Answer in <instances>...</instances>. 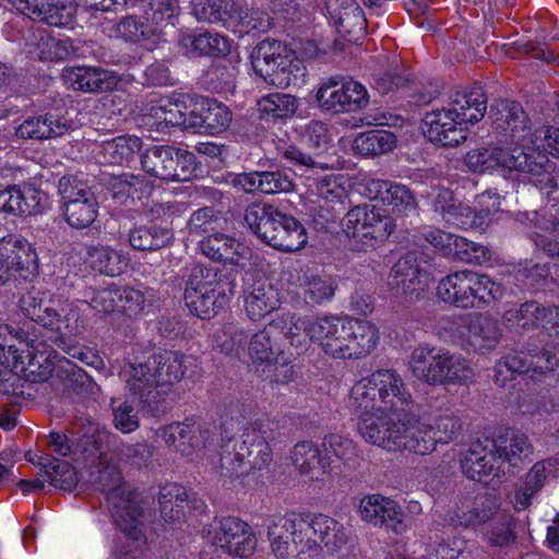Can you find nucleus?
Masks as SVG:
<instances>
[{
    "label": "nucleus",
    "mask_w": 559,
    "mask_h": 559,
    "mask_svg": "<svg viewBox=\"0 0 559 559\" xmlns=\"http://www.w3.org/2000/svg\"><path fill=\"white\" fill-rule=\"evenodd\" d=\"M191 357L176 350L145 348L124 360L119 378L131 396L152 415L164 412L163 396L186 373Z\"/></svg>",
    "instance_id": "f257e3e1"
},
{
    "label": "nucleus",
    "mask_w": 559,
    "mask_h": 559,
    "mask_svg": "<svg viewBox=\"0 0 559 559\" xmlns=\"http://www.w3.org/2000/svg\"><path fill=\"white\" fill-rule=\"evenodd\" d=\"M19 309L53 333V343L70 357L90 366L102 364V359L91 350L71 344L70 337L81 334L84 329V319L76 306L32 289L20 297Z\"/></svg>",
    "instance_id": "f03ea898"
},
{
    "label": "nucleus",
    "mask_w": 559,
    "mask_h": 559,
    "mask_svg": "<svg viewBox=\"0 0 559 559\" xmlns=\"http://www.w3.org/2000/svg\"><path fill=\"white\" fill-rule=\"evenodd\" d=\"M486 109L487 96L481 86L456 91L445 106L426 114L424 132L432 143L457 146L466 140L468 126L480 121Z\"/></svg>",
    "instance_id": "7ed1b4c3"
},
{
    "label": "nucleus",
    "mask_w": 559,
    "mask_h": 559,
    "mask_svg": "<svg viewBox=\"0 0 559 559\" xmlns=\"http://www.w3.org/2000/svg\"><path fill=\"white\" fill-rule=\"evenodd\" d=\"M465 163L475 173H485L495 168H501L510 175L516 173V178L522 177L540 190L556 186L555 164L543 154L532 156L523 147L474 150L466 154Z\"/></svg>",
    "instance_id": "20e7f679"
},
{
    "label": "nucleus",
    "mask_w": 559,
    "mask_h": 559,
    "mask_svg": "<svg viewBox=\"0 0 559 559\" xmlns=\"http://www.w3.org/2000/svg\"><path fill=\"white\" fill-rule=\"evenodd\" d=\"M413 403L412 393L400 373L380 369L357 381L349 394L352 409H376L393 415L406 411Z\"/></svg>",
    "instance_id": "39448f33"
},
{
    "label": "nucleus",
    "mask_w": 559,
    "mask_h": 559,
    "mask_svg": "<svg viewBox=\"0 0 559 559\" xmlns=\"http://www.w3.org/2000/svg\"><path fill=\"white\" fill-rule=\"evenodd\" d=\"M408 365L414 377L431 385L462 384L474 374L469 361L461 354L430 345L416 347Z\"/></svg>",
    "instance_id": "423d86ee"
},
{
    "label": "nucleus",
    "mask_w": 559,
    "mask_h": 559,
    "mask_svg": "<svg viewBox=\"0 0 559 559\" xmlns=\"http://www.w3.org/2000/svg\"><path fill=\"white\" fill-rule=\"evenodd\" d=\"M438 297L462 309H483L502 298L500 284L485 274L459 271L443 277L437 286Z\"/></svg>",
    "instance_id": "0eeeda50"
},
{
    "label": "nucleus",
    "mask_w": 559,
    "mask_h": 559,
    "mask_svg": "<svg viewBox=\"0 0 559 559\" xmlns=\"http://www.w3.org/2000/svg\"><path fill=\"white\" fill-rule=\"evenodd\" d=\"M142 169L160 181H188L197 176V156L171 145H153L141 155Z\"/></svg>",
    "instance_id": "6e6552de"
},
{
    "label": "nucleus",
    "mask_w": 559,
    "mask_h": 559,
    "mask_svg": "<svg viewBox=\"0 0 559 559\" xmlns=\"http://www.w3.org/2000/svg\"><path fill=\"white\" fill-rule=\"evenodd\" d=\"M433 191L436 192L432 201L435 213L449 226L456 228L481 229L490 221L491 213L497 211L499 205L495 195L484 193L479 197V203H485L486 199L492 200L491 209L487 206L486 209L474 211L457 201L450 189L433 188Z\"/></svg>",
    "instance_id": "1a4fd4ad"
},
{
    "label": "nucleus",
    "mask_w": 559,
    "mask_h": 559,
    "mask_svg": "<svg viewBox=\"0 0 559 559\" xmlns=\"http://www.w3.org/2000/svg\"><path fill=\"white\" fill-rule=\"evenodd\" d=\"M395 224L374 205H357L343 219V229L348 237L361 242L364 249L373 247L378 240L386 239Z\"/></svg>",
    "instance_id": "9d476101"
},
{
    "label": "nucleus",
    "mask_w": 559,
    "mask_h": 559,
    "mask_svg": "<svg viewBox=\"0 0 559 559\" xmlns=\"http://www.w3.org/2000/svg\"><path fill=\"white\" fill-rule=\"evenodd\" d=\"M493 130L504 142L515 143L526 152L531 148V121L522 105L514 100H497L490 109Z\"/></svg>",
    "instance_id": "9b49d317"
},
{
    "label": "nucleus",
    "mask_w": 559,
    "mask_h": 559,
    "mask_svg": "<svg viewBox=\"0 0 559 559\" xmlns=\"http://www.w3.org/2000/svg\"><path fill=\"white\" fill-rule=\"evenodd\" d=\"M23 320L15 324L0 325V361H10L7 353L12 356L14 362L24 364L38 352V335L36 321L23 313Z\"/></svg>",
    "instance_id": "f8f14e48"
},
{
    "label": "nucleus",
    "mask_w": 559,
    "mask_h": 559,
    "mask_svg": "<svg viewBox=\"0 0 559 559\" xmlns=\"http://www.w3.org/2000/svg\"><path fill=\"white\" fill-rule=\"evenodd\" d=\"M556 313V307H544L532 300L522 304L519 308L507 310L503 313V323L509 330L515 332H527L542 328L543 330L527 341L535 342L540 349L544 344H549L547 342L549 334L544 330H549V322L554 321Z\"/></svg>",
    "instance_id": "ddd939ff"
},
{
    "label": "nucleus",
    "mask_w": 559,
    "mask_h": 559,
    "mask_svg": "<svg viewBox=\"0 0 559 559\" xmlns=\"http://www.w3.org/2000/svg\"><path fill=\"white\" fill-rule=\"evenodd\" d=\"M213 544L227 555L240 558L250 557L257 547V538L250 526L238 518L227 516L219 521Z\"/></svg>",
    "instance_id": "4468645a"
},
{
    "label": "nucleus",
    "mask_w": 559,
    "mask_h": 559,
    "mask_svg": "<svg viewBox=\"0 0 559 559\" xmlns=\"http://www.w3.org/2000/svg\"><path fill=\"white\" fill-rule=\"evenodd\" d=\"M75 129V121L68 111L50 110L29 116L15 129V135L22 140L58 138Z\"/></svg>",
    "instance_id": "2eb2a0df"
},
{
    "label": "nucleus",
    "mask_w": 559,
    "mask_h": 559,
    "mask_svg": "<svg viewBox=\"0 0 559 559\" xmlns=\"http://www.w3.org/2000/svg\"><path fill=\"white\" fill-rule=\"evenodd\" d=\"M360 420L358 430L361 437L373 445L388 451L396 449L397 419L393 412L380 413L376 409H353Z\"/></svg>",
    "instance_id": "dca6fc26"
},
{
    "label": "nucleus",
    "mask_w": 559,
    "mask_h": 559,
    "mask_svg": "<svg viewBox=\"0 0 559 559\" xmlns=\"http://www.w3.org/2000/svg\"><path fill=\"white\" fill-rule=\"evenodd\" d=\"M360 420L358 430L361 437L373 445L388 451L396 449L397 419L393 412L380 413L376 409H353Z\"/></svg>",
    "instance_id": "f3484780"
},
{
    "label": "nucleus",
    "mask_w": 559,
    "mask_h": 559,
    "mask_svg": "<svg viewBox=\"0 0 559 559\" xmlns=\"http://www.w3.org/2000/svg\"><path fill=\"white\" fill-rule=\"evenodd\" d=\"M62 78L74 91L88 94L110 92L120 83V76L115 71L96 66L67 67Z\"/></svg>",
    "instance_id": "a211bd4d"
},
{
    "label": "nucleus",
    "mask_w": 559,
    "mask_h": 559,
    "mask_svg": "<svg viewBox=\"0 0 559 559\" xmlns=\"http://www.w3.org/2000/svg\"><path fill=\"white\" fill-rule=\"evenodd\" d=\"M462 472L473 480L480 481L485 476L500 477L506 474L501 459L493 451L490 439L472 443L461 459Z\"/></svg>",
    "instance_id": "6ab92c4d"
},
{
    "label": "nucleus",
    "mask_w": 559,
    "mask_h": 559,
    "mask_svg": "<svg viewBox=\"0 0 559 559\" xmlns=\"http://www.w3.org/2000/svg\"><path fill=\"white\" fill-rule=\"evenodd\" d=\"M221 287L204 290H188L183 293V300L188 309L201 319H211L217 314L229 301L235 293V278L224 276Z\"/></svg>",
    "instance_id": "aec40b11"
},
{
    "label": "nucleus",
    "mask_w": 559,
    "mask_h": 559,
    "mask_svg": "<svg viewBox=\"0 0 559 559\" xmlns=\"http://www.w3.org/2000/svg\"><path fill=\"white\" fill-rule=\"evenodd\" d=\"M539 345L535 342H526L520 350L514 349L504 355L495 366L493 380L499 386H504L516 373L528 371L544 373L538 368L540 357Z\"/></svg>",
    "instance_id": "412c9836"
},
{
    "label": "nucleus",
    "mask_w": 559,
    "mask_h": 559,
    "mask_svg": "<svg viewBox=\"0 0 559 559\" xmlns=\"http://www.w3.org/2000/svg\"><path fill=\"white\" fill-rule=\"evenodd\" d=\"M191 130L201 134H218L227 129L231 121V112L224 104L201 98L190 110Z\"/></svg>",
    "instance_id": "4be33fe9"
},
{
    "label": "nucleus",
    "mask_w": 559,
    "mask_h": 559,
    "mask_svg": "<svg viewBox=\"0 0 559 559\" xmlns=\"http://www.w3.org/2000/svg\"><path fill=\"white\" fill-rule=\"evenodd\" d=\"M44 194L32 185L0 183V212L13 216L36 215L41 212Z\"/></svg>",
    "instance_id": "5701e85b"
},
{
    "label": "nucleus",
    "mask_w": 559,
    "mask_h": 559,
    "mask_svg": "<svg viewBox=\"0 0 559 559\" xmlns=\"http://www.w3.org/2000/svg\"><path fill=\"white\" fill-rule=\"evenodd\" d=\"M288 460L302 476L310 480H322L324 474H338L330 457L322 456L321 450L311 441H300L292 449Z\"/></svg>",
    "instance_id": "b1692460"
},
{
    "label": "nucleus",
    "mask_w": 559,
    "mask_h": 559,
    "mask_svg": "<svg viewBox=\"0 0 559 559\" xmlns=\"http://www.w3.org/2000/svg\"><path fill=\"white\" fill-rule=\"evenodd\" d=\"M74 454L83 455L84 460L99 457L109 442L111 433L91 418L78 417L71 431Z\"/></svg>",
    "instance_id": "393cba45"
},
{
    "label": "nucleus",
    "mask_w": 559,
    "mask_h": 559,
    "mask_svg": "<svg viewBox=\"0 0 559 559\" xmlns=\"http://www.w3.org/2000/svg\"><path fill=\"white\" fill-rule=\"evenodd\" d=\"M317 333L320 346L325 355L336 359H348L350 344V319L335 316L322 317Z\"/></svg>",
    "instance_id": "a878e982"
},
{
    "label": "nucleus",
    "mask_w": 559,
    "mask_h": 559,
    "mask_svg": "<svg viewBox=\"0 0 559 559\" xmlns=\"http://www.w3.org/2000/svg\"><path fill=\"white\" fill-rule=\"evenodd\" d=\"M360 518L374 526H385L397 531L402 523L403 512L399 504L381 495L365 496L360 499Z\"/></svg>",
    "instance_id": "bb28decb"
},
{
    "label": "nucleus",
    "mask_w": 559,
    "mask_h": 559,
    "mask_svg": "<svg viewBox=\"0 0 559 559\" xmlns=\"http://www.w3.org/2000/svg\"><path fill=\"white\" fill-rule=\"evenodd\" d=\"M420 266L415 252H407L392 267L389 285L396 296H405L413 300L419 297L423 290L420 281Z\"/></svg>",
    "instance_id": "cd10ccee"
},
{
    "label": "nucleus",
    "mask_w": 559,
    "mask_h": 559,
    "mask_svg": "<svg viewBox=\"0 0 559 559\" xmlns=\"http://www.w3.org/2000/svg\"><path fill=\"white\" fill-rule=\"evenodd\" d=\"M192 12L200 22L221 23L227 28L236 26L247 16L235 0H195Z\"/></svg>",
    "instance_id": "c85d7f7f"
},
{
    "label": "nucleus",
    "mask_w": 559,
    "mask_h": 559,
    "mask_svg": "<svg viewBox=\"0 0 559 559\" xmlns=\"http://www.w3.org/2000/svg\"><path fill=\"white\" fill-rule=\"evenodd\" d=\"M280 211L272 204L260 207L250 205L246 209L243 219L248 227L266 245L280 250L277 237Z\"/></svg>",
    "instance_id": "c756f323"
},
{
    "label": "nucleus",
    "mask_w": 559,
    "mask_h": 559,
    "mask_svg": "<svg viewBox=\"0 0 559 559\" xmlns=\"http://www.w3.org/2000/svg\"><path fill=\"white\" fill-rule=\"evenodd\" d=\"M493 451L501 459V465L506 468V464L516 467L530 457L533 447L527 436L518 429H506L496 439H490Z\"/></svg>",
    "instance_id": "7c9ffc66"
},
{
    "label": "nucleus",
    "mask_w": 559,
    "mask_h": 559,
    "mask_svg": "<svg viewBox=\"0 0 559 559\" xmlns=\"http://www.w3.org/2000/svg\"><path fill=\"white\" fill-rule=\"evenodd\" d=\"M24 14L50 26H68L73 22L75 7L66 0H33L23 5Z\"/></svg>",
    "instance_id": "2f4dec72"
},
{
    "label": "nucleus",
    "mask_w": 559,
    "mask_h": 559,
    "mask_svg": "<svg viewBox=\"0 0 559 559\" xmlns=\"http://www.w3.org/2000/svg\"><path fill=\"white\" fill-rule=\"evenodd\" d=\"M158 503L160 516L167 523H175L185 516V508L198 510L202 501L190 498L188 490L179 484H167L159 489Z\"/></svg>",
    "instance_id": "473e14b6"
},
{
    "label": "nucleus",
    "mask_w": 559,
    "mask_h": 559,
    "mask_svg": "<svg viewBox=\"0 0 559 559\" xmlns=\"http://www.w3.org/2000/svg\"><path fill=\"white\" fill-rule=\"evenodd\" d=\"M174 229L167 223L134 226L129 230L130 246L138 251H157L173 243Z\"/></svg>",
    "instance_id": "72a5a7b5"
},
{
    "label": "nucleus",
    "mask_w": 559,
    "mask_h": 559,
    "mask_svg": "<svg viewBox=\"0 0 559 559\" xmlns=\"http://www.w3.org/2000/svg\"><path fill=\"white\" fill-rule=\"evenodd\" d=\"M250 438H243V436L231 437L223 442L219 453V467L221 473L228 477H239L249 472L248 457V445Z\"/></svg>",
    "instance_id": "f704fd0d"
},
{
    "label": "nucleus",
    "mask_w": 559,
    "mask_h": 559,
    "mask_svg": "<svg viewBox=\"0 0 559 559\" xmlns=\"http://www.w3.org/2000/svg\"><path fill=\"white\" fill-rule=\"evenodd\" d=\"M427 424L431 438L417 443L419 451H433L437 443L453 441L463 427L461 418L449 409L435 414Z\"/></svg>",
    "instance_id": "c9c22d12"
},
{
    "label": "nucleus",
    "mask_w": 559,
    "mask_h": 559,
    "mask_svg": "<svg viewBox=\"0 0 559 559\" xmlns=\"http://www.w3.org/2000/svg\"><path fill=\"white\" fill-rule=\"evenodd\" d=\"M397 430L396 449L394 451L408 450L417 454H427L431 451H419L417 443H423L427 438H431L427 423H423L404 411L396 414Z\"/></svg>",
    "instance_id": "e433bc0d"
},
{
    "label": "nucleus",
    "mask_w": 559,
    "mask_h": 559,
    "mask_svg": "<svg viewBox=\"0 0 559 559\" xmlns=\"http://www.w3.org/2000/svg\"><path fill=\"white\" fill-rule=\"evenodd\" d=\"M109 189L117 202L128 205L147 198L153 186L143 175L124 173L110 180Z\"/></svg>",
    "instance_id": "4c0bfd02"
},
{
    "label": "nucleus",
    "mask_w": 559,
    "mask_h": 559,
    "mask_svg": "<svg viewBox=\"0 0 559 559\" xmlns=\"http://www.w3.org/2000/svg\"><path fill=\"white\" fill-rule=\"evenodd\" d=\"M248 317L261 320L280 308V289L271 282H258L245 298Z\"/></svg>",
    "instance_id": "58836bf2"
},
{
    "label": "nucleus",
    "mask_w": 559,
    "mask_h": 559,
    "mask_svg": "<svg viewBox=\"0 0 559 559\" xmlns=\"http://www.w3.org/2000/svg\"><path fill=\"white\" fill-rule=\"evenodd\" d=\"M200 248L202 253L211 260L229 262L233 265H239L240 258L246 250V247L235 238L219 233L204 238Z\"/></svg>",
    "instance_id": "ea45409f"
},
{
    "label": "nucleus",
    "mask_w": 559,
    "mask_h": 559,
    "mask_svg": "<svg viewBox=\"0 0 559 559\" xmlns=\"http://www.w3.org/2000/svg\"><path fill=\"white\" fill-rule=\"evenodd\" d=\"M280 41L273 39L262 40L251 55L252 67L257 74H259L264 82L270 85L276 86L278 79L280 63Z\"/></svg>",
    "instance_id": "a19ab883"
},
{
    "label": "nucleus",
    "mask_w": 559,
    "mask_h": 559,
    "mask_svg": "<svg viewBox=\"0 0 559 559\" xmlns=\"http://www.w3.org/2000/svg\"><path fill=\"white\" fill-rule=\"evenodd\" d=\"M301 46L300 39H293V41H285L282 49V85L284 88L300 87L306 81V67L301 60Z\"/></svg>",
    "instance_id": "79ce46f5"
},
{
    "label": "nucleus",
    "mask_w": 559,
    "mask_h": 559,
    "mask_svg": "<svg viewBox=\"0 0 559 559\" xmlns=\"http://www.w3.org/2000/svg\"><path fill=\"white\" fill-rule=\"evenodd\" d=\"M183 47L195 56L221 57L230 51L228 39L214 32L204 31L182 37Z\"/></svg>",
    "instance_id": "37998d69"
},
{
    "label": "nucleus",
    "mask_w": 559,
    "mask_h": 559,
    "mask_svg": "<svg viewBox=\"0 0 559 559\" xmlns=\"http://www.w3.org/2000/svg\"><path fill=\"white\" fill-rule=\"evenodd\" d=\"M310 533L317 536L316 540L322 543L330 552L337 551L348 540V532L345 526L324 514L312 516Z\"/></svg>",
    "instance_id": "c03bdc74"
},
{
    "label": "nucleus",
    "mask_w": 559,
    "mask_h": 559,
    "mask_svg": "<svg viewBox=\"0 0 559 559\" xmlns=\"http://www.w3.org/2000/svg\"><path fill=\"white\" fill-rule=\"evenodd\" d=\"M350 344L348 359H359L368 356L379 341L378 329L370 321L350 319Z\"/></svg>",
    "instance_id": "a18cd8bd"
},
{
    "label": "nucleus",
    "mask_w": 559,
    "mask_h": 559,
    "mask_svg": "<svg viewBox=\"0 0 559 559\" xmlns=\"http://www.w3.org/2000/svg\"><path fill=\"white\" fill-rule=\"evenodd\" d=\"M0 246L1 249H4L7 252L9 273L14 270L19 272L21 276L26 277L28 274L37 272V254L31 243L20 240H9Z\"/></svg>",
    "instance_id": "49530a36"
},
{
    "label": "nucleus",
    "mask_w": 559,
    "mask_h": 559,
    "mask_svg": "<svg viewBox=\"0 0 559 559\" xmlns=\"http://www.w3.org/2000/svg\"><path fill=\"white\" fill-rule=\"evenodd\" d=\"M225 275L233 276V271H217L213 267L205 266L200 263H194L185 270L182 281L185 283V292L188 290H206L221 287L223 281H226Z\"/></svg>",
    "instance_id": "de8ad7c7"
},
{
    "label": "nucleus",
    "mask_w": 559,
    "mask_h": 559,
    "mask_svg": "<svg viewBox=\"0 0 559 559\" xmlns=\"http://www.w3.org/2000/svg\"><path fill=\"white\" fill-rule=\"evenodd\" d=\"M31 52L43 61H63L78 57L80 46L70 38L58 39L46 34H39L35 50Z\"/></svg>",
    "instance_id": "09e8293b"
},
{
    "label": "nucleus",
    "mask_w": 559,
    "mask_h": 559,
    "mask_svg": "<svg viewBox=\"0 0 559 559\" xmlns=\"http://www.w3.org/2000/svg\"><path fill=\"white\" fill-rule=\"evenodd\" d=\"M200 433L201 426L193 420H187L166 426L162 431V438L167 445L185 453L187 448L201 444Z\"/></svg>",
    "instance_id": "8fccbe9b"
},
{
    "label": "nucleus",
    "mask_w": 559,
    "mask_h": 559,
    "mask_svg": "<svg viewBox=\"0 0 559 559\" xmlns=\"http://www.w3.org/2000/svg\"><path fill=\"white\" fill-rule=\"evenodd\" d=\"M280 331L275 320L260 332L255 333L249 343V354L252 359L262 362H272L277 359Z\"/></svg>",
    "instance_id": "3c124183"
},
{
    "label": "nucleus",
    "mask_w": 559,
    "mask_h": 559,
    "mask_svg": "<svg viewBox=\"0 0 559 559\" xmlns=\"http://www.w3.org/2000/svg\"><path fill=\"white\" fill-rule=\"evenodd\" d=\"M501 337L497 321L488 316H475L468 324L469 343L478 349L495 348Z\"/></svg>",
    "instance_id": "603ef678"
},
{
    "label": "nucleus",
    "mask_w": 559,
    "mask_h": 559,
    "mask_svg": "<svg viewBox=\"0 0 559 559\" xmlns=\"http://www.w3.org/2000/svg\"><path fill=\"white\" fill-rule=\"evenodd\" d=\"M231 185L246 193L260 191L272 194L280 191V176L273 171H253L234 175Z\"/></svg>",
    "instance_id": "864d4df0"
},
{
    "label": "nucleus",
    "mask_w": 559,
    "mask_h": 559,
    "mask_svg": "<svg viewBox=\"0 0 559 559\" xmlns=\"http://www.w3.org/2000/svg\"><path fill=\"white\" fill-rule=\"evenodd\" d=\"M396 143L394 134L388 130H369L358 134L354 151L361 156H377L390 152Z\"/></svg>",
    "instance_id": "5fc2aeb1"
},
{
    "label": "nucleus",
    "mask_w": 559,
    "mask_h": 559,
    "mask_svg": "<svg viewBox=\"0 0 559 559\" xmlns=\"http://www.w3.org/2000/svg\"><path fill=\"white\" fill-rule=\"evenodd\" d=\"M312 516L306 513L288 512L284 516L282 527L290 535L294 544L300 545V552H309L317 549V540L311 538L310 530Z\"/></svg>",
    "instance_id": "6e6d98bb"
},
{
    "label": "nucleus",
    "mask_w": 559,
    "mask_h": 559,
    "mask_svg": "<svg viewBox=\"0 0 559 559\" xmlns=\"http://www.w3.org/2000/svg\"><path fill=\"white\" fill-rule=\"evenodd\" d=\"M333 15L338 32L344 35H362L366 28V17L355 0H341L340 8Z\"/></svg>",
    "instance_id": "4d7b16f0"
},
{
    "label": "nucleus",
    "mask_w": 559,
    "mask_h": 559,
    "mask_svg": "<svg viewBox=\"0 0 559 559\" xmlns=\"http://www.w3.org/2000/svg\"><path fill=\"white\" fill-rule=\"evenodd\" d=\"M38 466L44 471L47 481L62 490H71L78 484V476L72 465L56 457H40Z\"/></svg>",
    "instance_id": "13d9d810"
},
{
    "label": "nucleus",
    "mask_w": 559,
    "mask_h": 559,
    "mask_svg": "<svg viewBox=\"0 0 559 559\" xmlns=\"http://www.w3.org/2000/svg\"><path fill=\"white\" fill-rule=\"evenodd\" d=\"M322 324V317H293L288 331L285 333L290 345L296 349H305L310 341H318L317 330Z\"/></svg>",
    "instance_id": "bf43d9fd"
},
{
    "label": "nucleus",
    "mask_w": 559,
    "mask_h": 559,
    "mask_svg": "<svg viewBox=\"0 0 559 559\" xmlns=\"http://www.w3.org/2000/svg\"><path fill=\"white\" fill-rule=\"evenodd\" d=\"M91 267L102 274L116 276L126 266L122 254L110 247H91L87 251Z\"/></svg>",
    "instance_id": "052dcab7"
},
{
    "label": "nucleus",
    "mask_w": 559,
    "mask_h": 559,
    "mask_svg": "<svg viewBox=\"0 0 559 559\" xmlns=\"http://www.w3.org/2000/svg\"><path fill=\"white\" fill-rule=\"evenodd\" d=\"M142 147L138 136H117L103 144L104 155L110 164L123 165L131 163Z\"/></svg>",
    "instance_id": "680f3d73"
},
{
    "label": "nucleus",
    "mask_w": 559,
    "mask_h": 559,
    "mask_svg": "<svg viewBox=\"0 0 559 559\" xmlns=\"http://www.w3.org/2000/svg\"><path fill=\"white\" fill-rule=\"evenodd\" d=\"M495 504L490 498L476 497L471 506H462L456 511V522L463 526H475L491 519Z\"/></svg>",
    "instance_id": "e2e57ef3"
},
{
    "label": "nucleus",
    "mask_w": 559,
    "mask_h": 559,
    "mask_svg": "<svg viewBox=\"0 0 559 559\" xmlns=\"http://www.w3.org/2000/svg\"><path fill=\"white\" fill-rule=\"evenodd\" d=\"M205 90L212 93H227L235 87V69L227 64H212L201 76Z\"/></svg>",
    "instance_id": "0e129e2a"
},
{
    "label": "nucleus",
    "mask_w": 559,
    "mask_h": 559,
    "mask_svg": "<svg viewBox=\"0 0 559 559\" xmlns=\"http://www.w3.org/2000/svg\"><path fill=\"white\" fill-rule=\"evenodd\" d=\"M58 191L61 195L62 204L97 200L93 188L76 175L61 177L58 183Z\"/></svg>",
    "instance_id": "69168bd1"
},
{
    "label": "nucleus",
    "mask_w": 559,
    "mask_h": 559,
    "mask_svg": "<svg viewBox=\"0 0 559 559\" xmlns=\"http://www.w3.org/2000/svg\"><path fill=\"white\" fill-rule=\"evenodd\" d=\"M383 205L394 215H408L416 211L417 201L406 186L391 182Z\"/></svg>",
    "instance_id": "338daca9"
},
{
    "label": "nucleus",
    "mask_w": 559,
    "mask_h": 559,
    "mask_svg": "<svg viewBox=\"0 0 559 559\" xmlns=\"http://www.w3.org/2000/svg\"><path fill=\"white\" fill-rule=\"evenodd\" d=\"M68 224L74 228L88 227L98 214V201H81L62 204Z\"/></svg>",
    "instance_id": "774afa93"
}]
</instances>
